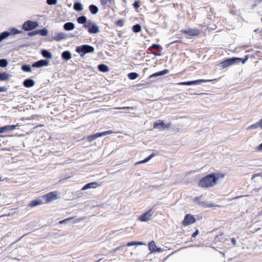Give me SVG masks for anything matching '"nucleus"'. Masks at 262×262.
Segmentation results:
<instances>
[{
	"mask_svg": "<svg viewBox=\"0 0 262 262\" xmlns=\"http://www.w3.org/2000/svg\"><path fill=\"white\" fill-rule=\"evenodd\" d=\"M217 180L214 174H210L201 180L199 185L202 187H212L216 184Z\"/></svg>",
	"mask_w": 262,
	"mask_h": 262,
	"instance_id": "nucleus-1",
	"label": "nucleus"
},
{
	"mask_svg": "<svg viewBox=\"0 0 262 262\" xmlns=\"http://www.w3.org/2000/svg\"><path fill=\"white\" fill-rule=\"evenodd\" d=\"M94 51V48L93 47L90 46V45H86L79 46V47H77V48L76 49V51L77 53H78L79 54L82 53V54H81V56H82L84 54H85L86 53L93 52Z\"/></svg>",
	"mask_w": 262,
	"mask_h": 262,
	"instance_id": "nucleus-2",
	"label": "nucleus"
},
{
	"mask_svg": "<svg viewBox=\"0 0 262 262\" xmlns=\"http://www.w3.org/2000/svg\"><path fill=\"white\" fill-rule=\"evenodd\" d=\"M60 193L58 191H54L43 195L42 198L45 200V203H48L57 199Z\"/></svg>",
	"mask_w": 262,
	"mask_h": 262,
	"instance_id": "nucleus-3",
	"label": "nucleus"
},
{
	"mask_svg": "<svg viewBox=\"0 0 262 262\" xmlns=\"http://www.w3.org/2000/svg\"><path fill=\"white\" fill-rule=\"evenodd\" d=\"M194 201L200 206L203 207H220L218 205H214L212 204H208L204 200L202 195L200 197L196 198L194 199Z\"/></svg>",
	"mask_w": 262,
	"mask_h": 262,
	"instance_id": "nucleus-4",
	"label": "nucleus"
},
{
	"mask_svg": "<svg viewBox=\"0 0 262 262\" xmlns=\"http://www.w3.org/2000/svg\"><path fill=\"white\" fill-rule=\"evenodd\" d=\"M38 26L37 22L28 20L23 24V29L25 31L32 30Z\"/></svg>",
	"mask_w": 262,
	"mask_h": 262,
	"instance_id": "nucleus-5",
	"label": "nucleus"
},
{
	"mask_svg": "<svg viewBox=\"0 0 262 262\" xmlns=\"http://www.w3.org/2000/svg\"><path fill=\"white\" fill-rule=\"evenodd\" d=\"M154 213V210L152 209H149L146 212H145L142 215L138 217V219L141 222H147L151 219Z\"/></svg>",
	"mask_w": 262,
	"mask_h": 262,
	"instance_id": "nucleus-6",
	"label": "nucleus"
},
{
	"mask_svg": "<svg viewBox=\"0 0 262 262\" xmlns=\"http://www.w3.org/2000/svg\"><path fill=\"white\" fill-rule=\"evenodd\" d=\"M195 217L190 214H187L185 215L184 220L182 222L183 225L187 226L195 222Z\"/></svg>",
	"mask_w": 262,
	"mask_h": 262,
	"instance_id": "nucleus-7",
	"label": "nucleus"
},
{
	"mask_svg": "<svg viewBox=\"0 0 262 262\" xmlns=\"http://www.w3.org/2000/svg\"><path fill=\"white\" fill-rule=\"evenodd\" d=\"M242 60V59L240 58L234 57V58H229V59H227L223 61V62H222V63H221L222 67L224 68H226L228 66H229L235 63L237 61H241Z\"/></svg>",
	"mask_w": 262,
	"mask_h": 262,
	"instance_id": "nucleus-8",
	"label": "nucleus"
},
{
	"mask_svg": "<svg viewBox=\"0 0 262 262\" xmlns=\"http://www.w3.org/2000/svg\"><path fill=\"white\" fill-rule=\"evenodd\" d=\"M212 81V80H204L199 79L194 81H187V82H181L178 83L179 85H190L193 84H198L202 82H210Z\"/></svg>",
	"mask_w": 262,
	"mask_h": 262,
	"instance_id": "nucleus-9",
	"label": "nucleus"
},
{
	"mask_svg": "<svg viewBox=\"0 0 262 262\" xmlns=\"http://www.w3.org/2000/svg\"><path fill=\"white\" fill-rule=\"evenodd\" d=\"M170 126V123L165 124L163 121L160 120L155 122L154 124V128H157L160 130H164L166 128H168Z\"/></svg>",
	"mask_w": 262,
	"mask_h": 262,
	"instance_id": "nucleus-10",
	"label": "nucleus"
},
{
	"mask_svg": "<svg viewBox=\"0 0 262 262\" xmlns=\"http://www.w3.org/2000/svg\"><path fill=\"white\" fill-rule=\"evenodd\" d=\"M183 33L188 35L190 37L198 36L200 31L197 29H188L182 31Z\"/></svg>",
	"mask_w": 262,
	"mask_h": 262,
	"instance_id": "nucleus-11",
	"label": "nucleus"
},
{
	"mask_svg": "<svg viewBox=\"0 0 262 262\" xmlns=\"http://www.w3.org/2000/svg\"><path fill=\"white\" fill-rule=\"evenodd\" d=\"M49 61L47 60L41 59L33 63L32 67L38 68L42 67L43 66H47L49 65Z\"/></svg>",
	"mask_w": 262,
	"mask_h": 262,
	"instance_id": "nucleus-12",
	"label": "nucleus"
},
{
	"mask_svg": "<svg viewBox=\"0 0 262 262\" xmlns=\"http://www.w3.org/2000/svg\"><path fill=\"white\" fill-rule=\"evenodd\" d=\"M18 125H7L0 127V133H5L9 130H13L16 129Z\"/></svg>",
	"mask_w": 262,
	"mask_h": 262,
	"instance_id": "nucleus-13",
	"label": "nucleus"
},
{
	"mask_svg": "<svg viewBox=\"0 0 262 262\" xmlns=\"http://www.w3.org/2000/svg\"><path fill=\"white\" fill-rule=\"evenodd\" d=\"M88 32L91 34L98 33L99 32V27L96 24L92 23L90 28L88 29Z\"/></svg>",
	"mask_w": 262,
	"mask_h": 262,
	"instance_id": "nucleus-14",
	"label": "nucleus"
},
{
	"mask_svg": "<svg viewBox=\"0 0 262 262\" xmlns=\"http://www.w3.org/2000/svg\"><path fill=\"white\" fill-rule=\"evenodd\" d=\"M98 186H99V185L97 184V183L95 182H91V183L86 184L85 185H84L82 187V190H86L88 189H90V188H96Z\"/></svg>",
	"mask_w": 262,
	"mask_h": 262,
	"instance_id": "nucleus-15",
	"label": "nucleus"
},
{
	"mask_svg": "<svg viewBox=\"0 0 262 262\" xmlns=\"http://www.w3.org/2000/svg\"><path fill=\"white\" fill-rule=\"evenodd\" d=\"M23 84L25 87L30 88L34 85L35 82L31 79H27L24 81Z\"/></svg>",
	"mask_w": 262,
	"mask_h": 262,
	"instance_id": "nucleus-16",
	"label": "nucleus"
},
{
	"mask_svg": "<svg viewBox=\"0 0 262 262\" xmlns=\"http://www.w3.org/2000/svg\"><path fill=\"white\" fill-rule=\"evenodd\" d=\"M63 28L67 31L72 30L75 28V25L72 22H68L64 24Z\"/></svg>",
	"mask_w": 262,
	"mask_h": 262,
	"instance_id": "nucleus-17",
	"label": "nucleus"
},
{
	"mask_svg": "<svg viewBox=\"0 0 262 262\" xmlns=\"http://www.w3.org/2000/svg\"><path fill=\"white\" fill-rule=\"evenodd\" d=\"M168 72H169V71L168 70L165 69L163 71H160L159 72L155 73L149 76V78H151L152 77H157V76H162V75L167 74Z\"/></svg>",
	"mask_w": 262,
	"mask_h": 262,
	"instance_id": "nucleus-18",
	"label": "nucleus"
},
{
	"mask_svg": "<svg viewBox=\"0 0 262 262\" xmlns=\"http://www.w3.org/2000/svg\"><path fill=\"white\" fill-rule=\"evenodd\" d=\"M104 136L102 133H97L94 135L90 136L88 137V140L89 141L92 142V141L96 139L97 138Z\"/></svg>",
	"mask_w": 262,
	"mask_h": 262,
	"instance_id": "nucleus-19",
	"label": "nucleus"
},
{
	"mask_svg": "<svg viewBox=\"0 0 262 262\" xmlns=\"http://www.w3.org/2000/svg\"><path fill=\"white\" fill-rule=\"evenodd\" d=\"M62 58L65 60H69L71 58L70 52L68 51H64L61 54Z\"/></svg>",
	"mask_w": 262,
	"mask_h": 262,
	"instance_id": "nucleus-20",
	"label": "nucleus"
},
{
	"mask_svg": "<svg viewBox=\"0 0 262 262\" xmlns=\"http://www.w3.org/2000/svg\"><path fill=\"white\" fill-rule=\"evenodd\" d=\"M74 9L77 11H81L83 10V6L79 2H76L74 4Z\"/></svg>",
	"mask_w": 262,
	"mask_h": 262,
	"instance_id": "nucleus-21",
	"label": "nucleus"
},
{
	"mask_svg": "<svg viewBox=\"0 0 262 262\" xmlns=\"http://www.w3.org/2000/svg\"><path fill=\"white\" fill-rule=\"evenodd\" d=\"M41 54L44 57L48 59H51L52 57V54L47 50H42Z\"/></svg>",
	"mask_w": 262,
	"mask_h": 262,
	"instance_id": "nucleus-22",
	"label": "nucleus"
},
{
	"mask_svg": "<svg viewBox=\"0 0 262 262\" xmlns=\"http://www.w3.org/2000/svg\"><path fill=\"white\" fill-rule=\"evenodd\" d=\"M43 202H42L41 200H36L32 201L30 204L29 205V206L33 207H35L38 205L42 204Z\"/></svg>",
	"mask_w": 262,
	"mask_h": 262,
	"instance_id": "nucleus-23",
	"label": "nucleus"
},
{
	"mask_svg": "<svg viewBox=\"0 0 262 262\" xmlns=\"http://www.w3.org/2000/svg\"><path fill=\"white\" fill-rule=\"evenodd\" d=\"M98 68L100 71L103 72H106L109 70L108 67L106 65L104 64H99L98 67Z\"/></svg>",
	"mask_w": 262,
	"mask_h": 262,
	"instance_id": "nucleus-24",
	"label": "nucleus"
},
{
	"mask_svg": "<svg viewBox=\"0 0 262 262\" xmlns=\"http://www.w3.org/2000/svg\"><path fill=\"white\" fill-rule=\"evenodd\" d=\"M10 75L6 72L0 73V80H7L9 79Z\"/></svg>",
	"mask_w": 262,
	"mask_h": 262,
	"instance_id": "nucleus-25",
	"label": "nucleus"
},
{
	"mask_svg": "<svg viewBox=\"0 0 262 262\" xmlns=\"http://www.w3.org/2000/svg\"><path fill=\"white\" fill-rule=\"evenodd\" d=\"M89 10L92 14H96L97 13L98 11V7L94 5H91L89 6Z\"/></svg>",
	"mask_w": 262,
	"mask_h": 262,
	"instance_id": "nucleus-26",
	"label": "nucleus"
},
{
	"mask_svg": "<svg viewBox=\"0 0 262 262\" xmlns=\"http://www.w3.org/2000/svg\"><path fill=\"white\" fill-rule=\"evenodd\" d=\"M67 38V35L64 33H59L57 34V35L55 37V39L57 41H59L60 40L66 39Z\"/></svg>",
	"mask_w": 262,
	"mask_h": 262,
	"instance_id": "nucleus-27",
	"label": "nucleus"
},
{
	"mask_svg": "<svg viewBox=\"0 0 262 262\" xmlns=\"http://www.w3.org/2000/svg\"><path fill=\"white\" fill-rule=\"evenodd\" d=\"M154 155L151 154V155H149L147 158L145 159L144 160L136 162L135 163V165H138V164H140L145 163L148 162L152 157H154Z\"/></svg>",
	"mask_w": 262,
	"mask_h": 262,
	"instance_id": "nucleus-28",
	"label": "nucleus"
},
{
	"mask_svg": "<svg viewBox=\"0 0 262 262\" xmlns=\"http://www.w3.org/2000/svg\"><path fill=\"white\" fill-rule=\"evenodd\" d=\"M149 249L151 252H156V245L154 241H151L149 243Z\"/></svg>",
	"mask_w": 262,
	"mask_h": 262,
	"instance_id": "nucleus-29",
	"label": "nucleus"
},
{
	"mask_svg": "<svg viewBox=\"0 0 262 262\" xmlns=\"http://www.w3.org/2000/svg\"><path fill=\"white\" fill-rule=\"evenodd\" d=\"M10 35L9 32L5 31L0 34V42Z\"/></svg>",
	"mask_w": 262,
	"mask_h": 262,
	"instance_id": "nucleus-30",
	"label": "nucleus"
},
{
	"mask_svg": "<svg viewBox=\"0 0 262 262\" xmlns=\"http://www.w3.org/2000/svg\"><path fill=\"white\" fill-rule=\"evenodd\" d=\"M77 22L80 24H83L86 23L87 18L84 16H81L77 18Z\"/></svg>",
	"mask_w": 262,
	"mask_h": 262,
	"instance_id": "nucleus-31",
	"label": "nucleus"
},
{
	"mask_svg": "<svg viewBox=\"0 0 262 262\" xmlns=\"http://www.w3.org/2000/svg\"><path fill=\"white\" fill-rule=\"evenodd\" d=\"M113 0H100L102 6L105 7H109V5H111Z\"/></svg>",
	"mask_w": 262,
	"mask_h": 262,
	"instance_id": "nucleus-32",
	"label": "nucleus"
},
{
	"mask_svg": "<svg viewBox=\"0 0 262 262\" xmlns=\"http://www.w3.org/2000/svg\"><path fill=\"white\" fill-rule=\"evenodd\" d=\"M139 75L135 72H132L128 75V78L131 80H134L138 77Z\"/></svg>",
	"mask_w": 262,
	"mask_h": 262,
	"instance_id": "nucleus-33",
	"label": "nucleus"
},
{
	"mask_svg": "<svg viewBox=\"0 0 262 262\" xmlns=\"http://www.w3.org/2000/svg\"><path fill=\"white\" fill-rule=\"evenodd\" d=\"M38 30V34H40L42 36H46L48 34V30L46 28H43L41 30Z\"/></svg>",
	"mask_w": 262,
	"mask_h": 262,
	"instance_id": "nucleus-34",
	"label": "nucleus"
},
{
	"mask_svg": "<svg viewBox=\"0 0 262 262\" xmlns=\"http://www.w3.org/2000/svg\"><path fill=\"white\" fill-rule=\"evenodd\" d=\"M21 69L24 72H29L31 71V68L29 65L25 64L21 67Z\"/></svg>",
	"mask_w": 262,
	"mask_h": 262,
	"instance_id": "nucleus-35",
	"label": "nucleus"
},
{
	"mask_svg": "<svg viewBox=\"0 0 262 262\" xmlns=\"http://www.w3.org/2000/svg\"><path fill=\"white\" fill-rule=\"evenodd\" d=\"M141 30V27L140 25L137 24L133 27V30L134 32H139Z\"/></svg>",
	"mask_w": 262,
	"mask_h": 262,
	"instance_id": "nucleus-36",
	"label": "nucleus"
},
{
	"mask_svg": "<svg viewBox=\"0 0 262 262\" xmlns=\"http://www.w3.org/2000/svg\"><path fill=\"white\" fill-rule=\"evenodd\" d=\"M8 65V61L6 59H0V67H6Z\"/></svg>",
	"mask_w": 262,
	"mask_h": 262,
	"instance_id": "nucleus-37",
	"label": "nucleus"
},
{
	"mask_svg": "<svg viewBox=\"0 0 262 262\" xmlns=\"http://www.w3.org/2000/svg\"><path fill=\"white\" fill-rule=\"evenodd\" d=\"M259 126V123H255V124H252V125L249 126L247 128V129L250 130V129H255V128H257Z\"/></svg>",
	"mask_w": 262,
	"mask_h": 262,
	"instance_id": "nucleus-38",
	"label": "nucleus"
},
{
	"mask_svg": "<svg viewBox=\"0 0 262 262\" xmlns=\"http://www.w3.org/2000/svg\"><path fill=\"white\" fill-rule=\"evenodd\" d=\"M21 32V31H19L15 28H13L11 30V32L9 33H10V35L11 34L15 35V34H19Z\"/></svg>",
	"mask_w": 262,
	"mask_h": 262,
	"instance_id": "nucleus-39",
	"label": "nucleus"
},
{
	"mask_svg": "<svg viewBox=\"0 0 262 262\" xmlns=\"http://www.w3.org/2000/svg\"><path fill=\"white\" fill-rule=\"evenodd\" d=\"M115 109L116 110H120V109H123V110H134V107H129V106H125V107H116Z\"/></svg>",
	"mask_w": 262,
	"mask_h": 262,
	"instance_id": "nucleus-40",
	"label": "nucleus"
},
{
	"mask_svg": "<svg viewBox=\"0 0 262 262\" xmlns=\"http://www.w3.org/2000/svg\"><path fill=\"white\" fill-rule=\"evenodd\" d=\"M57 0H47V3L48 5H55L57 3Z\"/></svg>",
	"mask_w": 262,
	"mask_h": 262,
	"instance_id": "nucleus-41",
	"label": "nucleus"
},
{
	"mask_svg": "<svg viewBox=\"0 0 262 262\" xmlns=\"http://www.w3.org/2000/svg\"><path fill=\"white\" fill-rule=\"evenodd\" d=\"M92 23V22H91L90 20L88 22L86 21V23L83 24H84L83 27H84L85 29H89V28H90Z\"/></svg>",
	"mask_w": 262,
	"mask_h": 262,
	"instance_id": "nucleus-42",
	"label": "nucleus"
},
{
	"mask_svg": "<svg viewBox=\"0 0 262 262\" xmlns=\"http://www.w3.org/2000/svg\"><path fill=\"white\" fill-rule=\"evenodd\" d=\"M74 219V217H70V218H68V219H66L65 220H62V221H60L59 222V224H63L64 223H67L68 221H70V220H73Z\"/></svg>",
	"mask_w": 262,
	"mask_h": 262,
	"instance_id": "nucleus-43",
	"label": "nucleus"
},
{
	"mask_svg": "<svg viewBox=\"0 0 262 262\" xmlns=\"http://www.w3.org/2000/svg\"><path fill=\"white\" fill-rule=\"evenodd\" d=\"M38 34V30H35L32 32H30L28 33L29 36H34Z\"/></svg>",
	"mask_w": 262,
	"mask_h": 262,
	"instance_id": "nucleus-44",
	"label": "nucleus"
},
{
	"mask_svg": "<svg viewBox=\"0 0 262 262\" xmlns=\"http://www.w3.org/2000/svg\"><path fill=\"white\" fill-rule=\"evenodd\" d=\"M84 219H85V217H81V218L76 219H75V220L73 221V223H76L80 222V221L84 220Z\"/></svg>",
	"mask_w": 262,
	"mask_h": 262,
	"instance_id": "nucleus-45",
	"label": "nucleus"
},
{
	"mask_svg": "<svg viewBox=\"0 0 262 262\" xmlns=\"http://www.w3.org/2000/svg\"><path fill=\"white\" fill-rule=\"evenodd\" d=\"M151 48L154 49H159V48H161V46L160 45H158V44H153L151 46Z\"/></svg>",
	"mask_w": 262,
	"mask_h": 262,
	"instance_id": "nucleus-46",
	"label": "nucleus"
},
{
	"mask_svg": "<svg viewBox=\"0 0 262 262\" xmlns=\"http://www.w3.org/2000/svg\"><path fill=\"white\" fill-rule=\"evenodd\" d=\"M139 1H135V2L134 4V7L135 8L137 9L139 7Z\"/></svg>",
	"mask_w": 262,
	"mask_h": 262,
	"instance_id": "nucleus-47",
	"label": "nucleus"
},
{
	"mask_svg": "<svg viewBox=\"0 0 262 262\" xmlns=\"http://www.w3.org/2000/svg\"><path fill=\"white\" fill-rule=\"evenodd\" d=\"M117 25L119 26H120V27H122L124 25V22L123 20H119L117 22Z\"/></svg>",
	"mask_w": 262,
	"mask_h": 262,
	"instance_id": "nucleus-48",
	"label": "nucleus"
},
{
	"mask_svg": "<svg viewBox=\"0 0 262 262\" xmlns=\"http://www.w3.org/2000/svg\"><path fill=\"white\" fill-rule=\"evenodd\" d=\"M113 133V132L112 130H108V131H106V132H103V134L104 135V136H105V135H107L112 134Z\"/></svg>",
	"mask_w": 262,
	"mask_h": 262,
	"instance_id": "nucleus-49",
	"label": "nucleus"
},
{
	"mask_svg": "<svg viewBox=\"0 0 262 262\" xmlns=\"http://www.w3.org/2000/svg\"><path fill=\"white\" fill-rule=\"evenodd\" d=\"M134 245H136L135 242H129V243H127V246H134Z\"/></svg>",
	"mask_w": 262,
	"mask_h": 262,
	"instance_id": "nucleus-50",
	"label": "nucleus"
},
{
	"mask_svg": "<svg viewBox=\"0 0 262 262\" xmlns=\"http://www.w3.org/2000/svg\"><path fill=\"white\" fill-rule=\"evenodd\" d=\"M7 91L6 88L3 86V87H0V92H4Z\"/></svg>",
	"mask_w": 262,
	"mask_h": 262,
	"instance_id": "nucleus-51",
	"label": "nucleus"
},
{
	"mask_svg": "<svg viewBox=\"0 0 262 262\" xmlns=\"http://www.w3.org/2000/svg\"><path fill=\"white\" fill-rule=\"evenodd\" d=\"M199 234V231L196 230L192 235V237H195Z\"/></svg>",
	"mask_w": 262,
	"mask_h": 262,
	"instance_id": "nucleus-52",
	"label": "nucleus"
},
{
	"mask_svg": "<svg viewBox=\"0 0 262 262\" xmlns=\"http://www.w3.org/2000/svg\"><path fill=\"white\" fill-rule=\"evenodd\" d=\"M231 243L232 245H233L234 246H235L236 245V240L235 239V238H232L231 239Z\"/></svg>",
	"mask_w": 262,
	"mask_h": 262,
	"instance_id": "nucleus-53",
	"label": "nucleus"
},
{
	"mask_svg": "<svg viewBox=\"0 0 262 262\" xmlns=\"http://www.w3.org/2000/svg\"><path fill=\"white\" fill-rule=\"evenodd\" d=\"M124 247V246H121V247H118L116 248H115V249L113 250V252L114 253H116L117 251L119 250V249H120L122 247Z\"/></svg>",
	"mask_w": 262,
	"mask_h": 262,
	"instance_id": "nucleus-54",
	"label": "nucleus"
},
{
	"mask_svg": "<svg viewBox=\"0 0 262 262\" xmlns=\"http://www.w3.org/2000/svg\"><path fill=\"white\" fill-rule=\"evenodd\" d=\"M136 245H143L144 244L141 242H135Z\"/></svg>",
	"mask_w": 262,
	"mask_h": 262,
	"instance_id": "nucleus-55",
	"label": "nucleus"
},
{
	"mask_svg": "<svg viewBox=\"0 0 262 262\" xmlns=\"http://www.w3.org/2000/svg\"><path fill=\"white\" fill-rule=\"evenodd\" d=\"M257 149L258 150H262V143L258 146Z\"/></svg>",
	"mask_w": 262,
	"mask_h": 262,
	"instance_id": "nucleus-56",
	"label": "nucleus"
},
{
	"mask_svg": "<svg viewBox=\"0 0 262 262\" xmlns=\"http://www.w3.org/2000/svg\"><path fill=\"white\" fill-rule=\"evenodd\" d=\"M260 176V173H255V174H254L253 176V177H252V179L253 180V179H254V178H255V177H258V176Z\"/></svg>",
	"mask_w": 262,
	"mask_h": 262,
	"instance_id": "nucleus-57",
	"label": "nucleus"
},
{
	"mask_svg": "<svg viewBox=\"0 0 262 262\" xmlns=\"http://www.w3.org/2000/svg\"><path fill=\"white\" fill-rule=\"evenodd\" d=\"M162 249L161 248H156V251L161 252L162 251Z\"/></svg>",
	"mask_w": 262,
	"mask_h": 262,
	"instance_id": "nucleus-58",
	"label": "nucleus"
},
{
	"mask_svg": "<svg viewBox=\"0 0 262 262\" xmlns=\"http://www.w3.org/2000/svg\"><path fill=\"white\" fill-rule=\"evenodd\" d=\"M259 126L262 128V118L259 122Z\"/></svg>",
	"mask_w": 262,
	"mask_h": 262,
	"instance_id": "nucleus-59",
	"label": "nucleus"
},
{
	"mask_svg": "<svg viewBox=\"0 0 262 262\" xmlns=\"http://www.w3.org/2000/svg\"><path fill=\"white\" fill-rule=\"evenodd\" d=\"M241 197H242V196H239L235 197V198H234V199H238V198H241Z\"/></svg>",
	"mask_w": 262,
	"mask_h": 262,
	"instance_id": "nucleus-60",
	"label": "nucleus"
},
{
	"mask_svg": "<svg viewBox=\"0 0 262 262\" xmlns=\"http://www.w3.org/2000/svg\"><path fill=\"white\" fill-rule=\"evenodd\" d=\"M246 60H247L246 59H245L244 60H243V63H244L245 62V61H246Z\"/></svg>",
	"mask_w": 262,
	"mask_h": 262,
	"instance_id": "nucleus-61",
	"label": "nucleus"
},
{
	"mask_svg": "<svg viewBox=\"0 0 262 262\" xmlns=\"http://www.w3.org/2000/svg\"><path fill=\"white\" fill-rule=\"evenodd\" d=\"M155 55H159L160 54H158L157 53L155 54Z\"/></svg>",
	"mask_w": 262,
	"mask_h": 262,
	"instance_id": "nucleus-62",
	"label": "nucleus"
}]
</instances>
